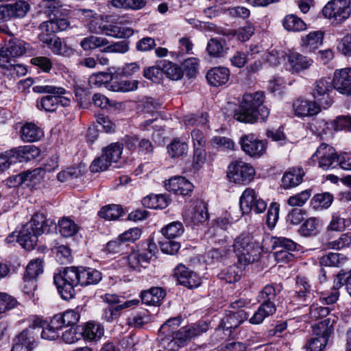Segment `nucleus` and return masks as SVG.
<instances>
[{
    "label": "nucleus",
    "mask_w": 351,
    "mask_h": 351,
    "mask_svg": "<svg viewBox=\"0 0 351 351\" xmlns=\"http://www.w3.org/2000/svg\"><path fill=\"white\" fill-rule=\"evenodd\" d=\"M142 204L149 208L163 209L168 206L169 199L165 195H150L143 199Z\"/></svg>",
    "instance_id": "obj_44"
},
{
    "label": "nucleus",
    "mask_w": 351,
    "mask_h": 351,
    "mask_svg": "<svg viewBox=\"0 0 351 351\" xmlns=\"http://www.w3.org/2000/svg\"><path fill=\"white\" fill-rule=\"evenodd\" d=\"M82 330L83 328L79 326L70 327L62 332V339L66 343H74L82 337Z\"/></svg>",
    "instance_id": "obj_61"
},
{
    "label": "nucleus",
    "mask_w": 351,
    "mask_h": 351,
    "mask_svg": "<svg viewBox=\"0 0 351 351\" xmlns=\"http://www.w3.org/2000/svg\"><path fill=\"white\" fill-rule=\"evenodd\" d=\"M1 67L3 70V74L10 80H15L16 78L25 75L27 73V69L25 65L11 63L9 59H4Z\"/></svg>",
    "instance_id": "obj_33"
},
{
    "label": "nucleus",
    "mask_w": 351,
    "mask_h": 351,
    "mask_svg": "<svg viewBox=\"0 0 351 351\" xmlns=\"http://www.w3.org/2000/svg\"><path fill=\"white\" fill-rule=\"evenodd\" d=\"M60 234L63 237H71L79 231L80 227L69 217H64L59 219L58 225Z\"/></svg>",
    "instance_id": "obj_39"
},
{
    "label": "nucleus",
    "mask_w": 351,
    "mask_h": 351,
    "mask_svg": "<svg viewBox=\"0 0 351 351\" xmlns=\"http://www.w3.org/2000/svg\"><path fill=\"white\" fill-rule=\"evenodd\" d=\"M163 72L168 78L172 80H179L184 75L183 69L171 62H167L163 65Z\"/></svg>",
    "instance_id": "obj_60"
},
{
    "label": "nucleus",
    "mask_w": 351,
    "mask_h": 351,
    "mask_svg": "<svg viewBox=\"0 0 351 351\" xmlns=\"http://www.w3.org/2000/svg\"><path fill=\"white\" fill-rule=\"evenodd\" d=\"M69 26V21L64 18H54L45 21L39 25L40 33L38 38L40 42L46 45L55 54L64 55L66 52L60 38L54 34L66 30Z\"/></svg>",
    "instance_id": "obj_2"
},
{
    "label": "nucleus",
    "mask_w": 351,
    "mask_h": 351,
    "mask_svg": "<svg viewBox=\"0 0 351 351\" xmlns=\"http://www.w3.org/2000/svg\"><path fill=\"white\" fill-rule=\"evenodd\" d=\"M138 87V82L135 80H113L110 85V90L114 92H129L134 90Z\"/></svg>",
    "instance_id": "obj_55"
},
{
    "label": "nucleus",
    "mask_w": 351,
    "mask_h": 351,
    "mask_svg": "<svg viewBox=\"0 0 351 351\" xmlns=\"http://www.w3.org/2000/svg\"><path fill=\"white\" fill-rule=\"evenodd\" d=\"M331 125L335 131L351 132V117L349 115L338 116L331 122Z\"/></svg>",
    "instance_id": "obj_63"
},
{
    "label": "nucleus",
    "mask_w": 351,
    "mask_h": 351,
    "mask_svg": "<svg viewBox=\"0 0 351 351\" xmlns=\"http://www.w3.org/2000/svg\"><path fill=\"white\" fill-rule=\"evenodd\" d=\"M184 231L183 224L180 221H173L162 228L161 232L167 239H173L180 237Z\"/></svg>",
    "instance_id": "obj_51"
},
{
    "label": "nucleus",
    "mask_w": 351,
    "mask_h": 351,
    "mask_svg": "<svg viewBox=\"0 0 351 351\" xmlns=\"http://www.w3.org/2000/svg\"><path fill=\"white\" fill-rule=\"evenodd\" d=\"M261 305L249 319L252 324H260L264 319L273 315L276 311V306L274 302H261Z\"/></svg>",
    "instance_id": "obj_32"
},
{
    "label": "nucleus",
    "mask_w": 351,
    "mask_h": 351,
    "mask_svg": "<svg viewBox=\"0 0 351 351\" xmlns=\"http://www.w3.org/2000/svg\"><path fill=\"white\" fill-rule=\"evenodd\" d=\"M345 285L347 292L351 295V274L341 271L334 280V287L337 289Z\"/></svg>",
    "instance_id": "obj_64"
},
{
    "label": "nucleus",
    "mask_w": 351,
    "mask_h": 351,
    "mask_svg": "<svg viewBox=\"0 0 351 351\" xmlns=\"http://www.w3.org/2000/svg\"><path fill=\"white\" fill-rule=\"evenodd\" d=\"M333 88L339 93L346 95H351V69L345 68L336 70L331 80Z\"/></svg>",
    "instance_id": "obj_18"
},
{
    "label": "nucleus",
    "mask_w": 351,
    "mask_h": 351,
    "mask_svg": "<svg viewBox=\"0 0 351 351\" xmlns=\"http://www.w3.org/2000/svg\"><path fill=\"white\" fill-rule=\"evenodd\" d=\"M280 291V285H267L259 291L257 300L259 302H274V301Z\"/></svg>",
    "instance_id": "obj_46"
},
{
    "label": "nucleus",
    "mask_w": 351,
    "mask_h": 351,
    "mask_svg": "<svg viewBox=\"0 0 351 351\" xmlns=\"http://www.w3.org/2000/svg\"><path fill=\"white\" fill-rule=\"evenodd\" d=\"M166 293L164 289L160 287H153L147 291L141 293L142 302L147 305L158 306L165 298Z\"/></svg>",
    "instance_id": "obj_35"
},
{
    "label": "nucleus",
    "mask_w": 351,
    "mask_h": 351,
    "mask_svg": "<svg viewBox=\"0 0 351 351\" xmlns=\"http://www.w3.org/2000/svg\"><path fill=\"white\" fill-rule=\"evenodd\" d=\"M313 297L311 286L307 279L304 277H298L294 295L295 301L300 303L310 302Z\"/></svg>",
    "instance_id": "obj_25"
},
{
    "label": "nucleus",
    "mask_w": 351,
    "mask_h": 351,
    "mask_svg": "<svg viewBox=\"0 0 351 351\" xmlns=\"http://www.w3.org/2000/svg\"><path fill=\"white\" fill-rule=\"evenodd\" d=\"M351 245V234L343 233L334 241L328 242L325 244L326 248L340 250L345 247H348Z\"/></svg>",
    "instance_id": "obj_56"
},
{
    "label": "nucleus",
    "mask_w": 351,
    "mask_h": 351,
    "mask_svg": "<svg viewBox=\"0 0 351 351\" xmlns=\"http://www.w3.org/2000/svg\"><path fill=\"white\" fill-rule=\"evenodd\" d=\"M229 78V69L223 66L213 68L206 74L208 83L213 86H219L226 84Z\"/></svg>",
    "instance_id": "obj_31"
},
{
    "label": "nucleus",
    "mask_w": 351,
    "mask_h": 351,
    "mask_svg": "<svg viewBox=\"0 0 351 351\" xmlns=\"http://www.w3.org/2000/svg\"><path fill=\"white\" fill-rule=\"evenodd\" d=\"M263 92L244 94L239 108L234 111V118L245 123H254L259 118L265 121L269 117V110L263 105Z\"/></svg>",
    "instance_id": "obj_1"
},
{
    "label": "nucleus",
    "mask_w": 351,
    "mask_h": 351,
    "mask_svg": "<svg viewBox=\"0 0 351 351\" xmlns=\"http://www.w3.org/2000/svg\"><path fill=\"white\" fill-rule=\"evenodd\" d=\"M247 317L248 314L243 309L226 312L221 319L217 328L221 330L228 337H234L235 330Z\"/></svg>",
    "instance_id": "obj_11"
},
{
    "label": "nucleus",
    "mask_w": 351,
    "mask_h": 351,
    "mask_svg": "<svg viewBox=\"0 0 351 351\" xmlns=\"http://www.w3.org/2000/svg\"><path fill=\"white\" fill-rule=\"evenodd\" d=\"M123 213V208L121 206L112 204L103 207L99 212V215L107 220H117Z\"/></svg>",
    "instance_id": "obj_50"
},
{
    "label": "nucleus",
    "mask_w": 351,
    "mask_h": 351,
    "mask_svg": "<svg viewBox=\"0 0 351 351\" xmlns=\"http://www.w3.org/2000/svg\"><path fill=\"white\" fill-rule=\"evenodd\" d=\"M346 257L339 253L330 252L327 255L322 256L320 258V264L326 267H340L344 263Z\"/></svg>",
    "instance_id": "obj_53"
},
{
    "label": "nucleus",
    "mask_w": 351,
    "mask_h": 351,
    "mask_svg": "<svg viewBox=\"0 0 351 351\" xmlns=\"http://www.w3.org/2000/svg\"><path fill=\"white\" fill-rule=\"evenodd\" d=\"M151 318L147 312L136 313L130 315L128 319V324L133 328H140L144 325L149 323Z\"/></svg>",
    "instance_id": "obj_58"
},
{
    "label": "nucleus",
    "mask_w": 351,
    "mask_h": 351,
    "mask_svg": "<svg viewBox=\"0 0 351 351\" xmlns=\"http://www.w3.org/2000/svg\"><path fill=\"white\" fill-rule=\"evenodd\" d=\"M330 308L329 307L322 306L318 304H313L310 307L308 316L312 320H317L326 316L329 317L330 315H334L333 314H330Z\"/></svg>",
    "instance_id": "obj_62"
},
{
    "label": "nucleus",
    "mask_w": 351,
    "mask_h": 351,
    "mask_svg": "<svg viewBox=\"0 0 351 351\" xmlns=\"http://www.w3.org/2000/svg\"><path fill=\"white\" fill-rule=\"evenodd\" d=\"M8 152L12 163L29 161L38 155V149L34 145L19 146Z\"/></svg>",
    "instance_id": "obj_20"
},
{
    "label": "nucleus",
    "mask_w": 351,
    "mask_h": 351,
    "mask_svg": "<svg viewBox=\"0 0 351 351\" xmlns=\"http://www.w3.org/2000/svg\"><path fill=\"white\" fill-rule=\"evenodd\" d=\"M317 226L318 221L317 219L311 217L302 224L298 232L304 237L314 236L318 232Z\"/></svg>",
    "instance_id": "obj_59"
},
{
    "label": "nucleus",
    "mask_w": 351,
    "mask_h": 351,
    "mask_svg": "<svg viewBox=\"0 0 351 351\" xmlns=\"http://www.w3.org/2000/svg\"><path fill=\"white\" fill-rule=\"evenodd\" d=\"M38 236L44 233H49L51 228H57L56 223L53 219H47L43 213H35L31 220L27 223Z\"/></svg>",
    "instance_id": "obj_19"
},
{
    "label": "nucleus",
    "mask_w": 351,
    "mask_h": 351,
    "mask_svg": "<svg viewBox=\"0 0 351 351\" xmlns=\"http://www.w3.org/2000/svg\"><path fill=\"white\" fill-rule=\"evenodd\" d=\"M20 132L22 140L26 142L38 141L43 136V130L32 123H26Z\"/></svg>",
    "instance_id": "obj_36"
},
{
    "label": "nucleus",
    "mask_w": 351,
    "mask_h": 351,
    "mask_svg": "<svg viewBox=\"0 0 351 351\" xmlns=\"http://www.w3.org/2000/svg\"><path fill=\"white\" fill-rule=\"evenodd\" d=\"M40 328L32 324L13 339L11 351H32L37 345Z\"/></svg>",
    "instance_id": "obj_7"
},
{
    "label": "nucleus",
    "mask_w": 351,
    "mask_h": 351,
    "mask_svg": "<svg viewBox=\"0 0 351 351\" xmlns=\"http://www.w3.org/2000/svg\"><path fill=\"white\" fill-rule=\"evenodd\" d=\"M139 303L138 300H130L125 301L123 304L110 306L104 311L103 317L108 322H112L120 316L121 311L136 306Z\"/></svg>",
    "instance_id": "obj_34"
},
{
    "label": "nucleus",
    "mask_w": 351,
    "mask_h": 351,
    "mask_svg": "<svg viewBox=\"0 0 351 351\" xmlns=\"http://www.w3.org/2000/svg\"><path fill=\"white\" fill-rule=\"evenodd\" d=\"M77 267H69L60 271L53 276L54 283L61 298L65 300L73 298L75 287L79 284Z\"/></svg>",
    "instance_id": "obj_5"
},
{
    "label": "nucleus",
    "mask_w": 351,
    "mask_h": 351,
    "mask_svg": "<svg viewBox=\"0 0 351 351\" xmlns=\"http://www.w3.org/2000/svg\"><path fill=\"white\" fill-rule=\"evenodd\" d=\"M304 171L301 167L289 169L282 178V187L287 189L298 186L302 182Z\"/></svg>",
    "instance_id": "obj_28"
},
{
    "label": "nucleus",
    "mask_w": 351,
    "mask_h": 351,
    "mask_svg": "<svg viewBox=\"0 0 351 351\" xmlns=\"http://www.w3.org/2000/svg\"><path fill=\"white\" fill-rule=\"evenodd\" d=\"M282 25L285 29L290 32H300L306 29L303 20L295 14L287 15L282 21Z\"/></svg>",
    "instance_id": "obj_45"
},
{
    "label": "nucleus",
    "mask_w": 351,
    "mask_h": 351,
    "mask_svg": "<svg viewBox=\"0 0 351 351\" xmlns=\"http://www.w3.org/2000/svg\"><path fill=\"white\" fill-rule=\"evenodd\" d=\"M350 0H331L322 9L325 18L337 24L343 22L351 14Z\"/></svg>",
    "instance_id": "obj_8"
},
{
    "label": "nucleus",
    "mask_w": 351,
    "mask_h": 351,
    "mask_svg": "<svg viewBox=\"0 0 351 351\" xmlns=\"http://www.w3.org/2000/svg\"><path fill=\"white\" fill-rule=\"evenodd\" d=\"M333 90L332 82L330 78H321L313 84L312 95L314 99L324 109L330 106L333 102L330 93Z\"/></svg>",
    "instance_id": "obj_14"
},
{
    "label": "nucleus",
    "mask_w": 351,
    "mask_h": 351,
    "mask_svg": "<svg viewBox=\"0 0 351 351\" xmlns=\"http://www.w3.org/2000/svg\"><path fill=\"white\" fill-rule=\"evenodd\" d=\"M38 236L27 223L17 233V242L27 250H33L38 242Z\"/></svg>",
    "instance_id": "obj_29"
},
{
    "label": "nucleus",
    "mask_w": 351,
    "mask_h": 351,
    "mask_svg": "<svg viewBox=\"0 0 351 351\" xmlns=\"http://www.w3.org/2000/svg\"><path fill=\"white\" fill-rule=\"evenodd\" d=\"M150 261V255L139 252H133L128 256V265L134 270L145 268Z\"/></svg>",
    "instance_id": "obj_43"
},
{
    "label": "nucleus",
    "mask_w": 351,
    "mask_h": 351,
    "mask_svg": "<svg viewBox=\"0 0 351 351\" xmlns=\"http://www.w3.org/2000/svg\"><path fill=\"white\" fill-rule=\"evenodd\" d=\"M239 144L245 154L250 157L259 158L266 150L263 141L258 139L253 134L243 135L240 138Z\"/></svg>",
    "instance_id": "obj_15"
},
{
    "label": "nucleus",
    "mask_w": 351,
    "mask_h": 351,
    "mask_svg": "<svg viewBox=\"0 0 351 351\" xmlns=\"http://www.w3.org/2000/svg\"><path fill=\"white\" fill-rule=\"evenodd\" d=\"M347 223L348 220L341 217L339 213H334L326 228L327 232L330 231L343 232L348 226Z\"/></svg>",
    "instance_id": "obj_54"
},
{
    "label": "nucleus",
    "mask_w": 351,
    "mask_h": 351,
    "mask_svg": "<svg viewBox=\"0 0 351 351\" xmlns=\"http://www.w3.org/2000/svg\"><path fill=\"white\" fill-rule=\"evenodd\" d=\"M56 167H58V164L57 162L55 161L53 168H49L47 165H46L45 169L39 167L32 170L29 169L24 171L19 174L10 178L9 181L13 183L14 186L24 185L25 186L31 187L40 183L43 178L45 171H50L51 169H54Z\"/></svg>",
    "instance_id": "obj_12"
},
{
    "label": "nucleus",
    "mask_w": 351,
    "mask_h": 351,
    "mask_svg": "<svg viewBox=\"0 0 351 351\" xmlns=\"http://www.w3.org/2000/svg\"><path fill=\"white\" fill-rule=\"evenodd\" d=\"M29 48V45L23 40L12 38L3 47L2 51L5 60L8 59L9 56L19 57L23 55Z\"/></svg>",
    "instance_id": "obj_26"
},
{
    "label": "nucleus",
    "mask_w": 351,
    "mask_h": 351,
    "mask_svg": "<svg viewBox=\"0 0 351 351\" xmlns=\"http://www.w3.org/2000/svg\"><path fill=\"white\" fill-rule=\"evenodd\" d=\"M333 196L328 192L317 193L311 199V205L315 210H322L330 206Z\"/></svg>",
    "instance_id": "obj_48"
},
{
    "label": "nucleus",
    "mask_w": 351,
    "mask_h": 351,
    "mask_svg": "<svg viewBox=\"0 0 351 351\" xmlns=\"http://www.w3.org/2000/svg\"><path fill=\"white\" fill-rule=\"evenodd\" d=\"M311 160L314 163L317 164L319 168L325 171L334 169L339 164V155L335 149L324 143L317 148L316 152L311 156Z\"/></svg>",
    "instance_id": "obj_10"
},
{
    "label": "nucleus",
    "mask_w": 351,
    "mask_h": 351,
    "mask_svg": "<svg viewBox=\"0 0 351 351\" xmlns=\"http://www.w3.org/2000/svg\"><path fill=\"white\" fill-rule=\"evenodd\" d=\"M167 153L171 158H179L186 155L188 144L178 138H174L167 147Z\"/></svg>",
    "instance_id": "obj_40"
},
{
    "label": "nucleus",
    "mask_w": 351,
    "mask_h": 351,
    "mask_svg": "<svg viewBox=\"0 0 351 351\" xmlns=\"http://www.w3.org/2000/svg\"><path fill=\"white\" fill-rule=\"evenodd\" d=\"M181 322L182 318L180 316L167 319L158 330V341L166 338V337H171V335L173 334V332L177 330Z\"/></svg>",
    "instance_id": "obj_42"
},
{
    "label": "nucleus",
    "mask_w": 351,
    "mask_h": 351,
    "mask_svg": "<svg viewBox=\"0 0 351 351\" xmlns=\"http://www.w3.org/2000/svg\"><path fill=\"white\" fill-rule=\"evenodd\" d=\"M173 276L180 285L189 289L197 288L201 284L199 276L182 264L174 269Z\"/></svg>",
    "instance_id": "obj_17"
},
{
    "label": "nucleus",
    "mask_w": 351,
    "mask_h": 351,
    "mask_svg": "<svg viewBox=\"0 0 351 351\" xmlns=\"http://www.w3.org/2000/svg\"><path fill=\"white\" fill-rule=\"evenodd\" d=\"M77 274L79 278V284L82 286L96 285L102 278L100 271L90 267H77Z\"/></svg>",
    "instance_id": "obj_27"
},
{
    "label": "nucleus",
    "mask_w": 351,
    "mask_h": 351,
    "mask_svg": "<svg viewBox=\"0 0 351 351\" xmlns=\"http://www.w3.org/2000/svg\"><path fill=\"white\" fill-rule=\"evenodd\" d=\"M100 29L101 34L117 38H127L134 34L132 28L113 23L104 25L100 27Z\"/></svg>",
    "instance_id": "obj_30"
},
{
    "label": "nucleus",
    "mask_w": 351,
    "mask_h": 351,
    "mask_svg": "<svg viewBox=\"0 0 351 351\" xmlns=\"http://www.w3.org/2000/svg\"><path fill=\"white\" fill-rule=\"evenodd\" d=\"M232 247L239 261L245 265L254 262L256 254L259 253L258 243L247 232H243L237 237Z\"/></svg>",
    "instance_id": "obj_6"
},
{
    "label": "nucleus",
    "mask_w": 351,
    "mask_h": 351,
    "mask_svg": "<svg viewBox=\"0 0 351 351\" xmlns=\"http://www.w3.org/2000/svg\"><path fill=\"white\" fill-rule=\"evenodd\" d=\"M296 246V243L289 239L285 237L273 238L272 248L275 251H294Z\"/></svg>",
    "instance_id": "obj_57"
},
{
    "label": "nucleus",
    "mask_w": 351,
    "mask_h": 351,
    "mask_svg": "<svg viewBox=\"0 0 351 351\" xmlns=\"http://www.w3.org/2000/svg\"><path fill=\"white\" fill-rule=\"evenodd\" d=\"M227 176L234 183L248 184L254 178L255 169L250 164L237 160L229 165Z\"/></svg>",
    "instance_id": "obj_9"
},
{
    "label": "nucleus",
    "mask_w": 351,
    "mask_h": 351,
    "mask_svg": "<svg viewBox=\"0 0 351 351\" xmlns=\"http://www.w3.org/2000/svg\"><path fill=\"white\" fill-rule=\"evenodd\" d=\"M293 107L296 116L307 117L318 114L322 106L314 101L297 99L293 103Z\"/></svg>",
    "instance_id": "obj_23"
},
{
    "label": "nucleus",
    "mask_w": 351,
    "mask_h": 351,
    "mask_svg": "<svg viewBox=\"0 0 351 351\" xmlns=\"http://www.w3.org/2000/svg\"><path fill=\"white\" fill-rule=\"evenodd\" d=\"M288 64L292 73H300L308 69L313 60L298 52H291L288 55Z\"/></svg>",
    "instance_id": "obj_22"
},
{
    "label": "nucleus",
    "mask_w": 351,
    "mask_h": 351,
    "mask_svg": "<svg viewBox=\"0 0 351 351\" xmlns=\"http://www.w3.org/2000/svg\"><path fill=\"white\" fill-rule=\"evenodd\" d=\"M337 317L335 315H330L329 317L319 322L313 328L317 337L309 338L303 348L305 351H323L325 348L328 337L334 329V325L337 323Z\"/></svg>",
    "instance_id": "obj_4"
},
{
    "label": "nucleus",
    "mask_w": 351,
    "mask_h": 351,
    "mask_svg": "<svg viewBox=\"0 0 351 351\" xmlns=\"http://www.w3.org/2000/svg\"><path fill=\"white\" fill-rule=\"evenodd\" d=\"M104 328L98 323L88 322L82 330V337L91 341H97L104 335Z\"/></svg>",
    "instance_id": "obj_47"
},
{
    "label": "nucleus",
    "mask_w": 351,
    "mask_h": 351,
    "mask_svg": "<svg viewBox=\"0 0 351 351\" xmlns=\"http://www.w3.org/2000/svg\"><path fill=\"white\" fill-rule=\"evenodd\" d=\"M54 317V324H58L62 328L64 326L73 327L80 319V314L74 310H67L62 313H58L53 316Z\"/></svg>",
    "instance_id": "obj_37"
},
{
    "label": "nucleus",
    "mask_w": 351,
    "mask_h": 351,
    "mask_svg": "<svg viewBox=\"0 0 351 351\" xmlns=\"http://www.w3.org/2000/svg\"><path fill=\"white\" fill-rule=\"evenodd\" d=\"M324 34L321 31L311 32L302 38V46L306 51H313L322 44Z\"/></svg>",
    "instance_id": "obj_38"
},
{
    "label": "nucleus",
    "mask_w": 351,
    "mask_h": 351,
    "mask_svg": "<svg viewBox=\"0 0 351 351\" xmlns=\"http://www.w3.org/2000/svg\"><path fill=\"white\" fill-rule=\"evenodd\" d=\"M54 321L53 317L49 323L43 322L40 318H36L32 324H36V326L40 328L39 334L43 339L52 341L59 337V331L62 329L58 324H54Z\"/></svg>",
    "instance_id": "obj_24"
},
{
    "label": "nucleus",
    "mask_w": 351,
    "mask_h": 351,
    "mask_svg": "<svg viewBox=\"0 0 351 351\" xmlns=\"http://www.w3.org/2000/svg\"><path fill=\"white\" fill-rule=\"evenodd\" d=\"M208 326L205 322H200L197 324L188 325L180 328L171 335V337L160 340L161 346L169 350H178L186 346L191 340L196 337L205 332Z\"/></svg>",
    "instance_id": "obj_3"
},
{
    "label": "nucleus",
    "mask_w": 351,
    "mask_h": 351,
    "mask_svg": "<svg viewBox=\"0 0 351 351\" xmlns=\"http://www.w3.org/2000/svg\"><path fill=\"white\" fill-rule=\"evenodd\" d=\"M226 42L222 38H212L207 43L206 51L210 56L219 58L226 53Z\"/></svg>",
    "instance_id": "obj_41"
},
{
    "label": "nucleus",
    "mask_w": 351,
    "mask_h": 351,
    "mask_svg": "<svg viewBox=\"0 0 351 351\" xmlns=\"http://www.w3.org/2000/svg\"><path fill=\"white\" fill-rule=\"evenodd\" d=\"M239 204L243 213H247L252 210L256 213H262L267 208L265 201L258 197L255 190L251 188H247L243 192Z\"/></svg>",
    "instance_id": "obj_13"
},
{
    "label": "nucleus",
    "mask_w": 351,
    "mask_h": 351,
    "mask_svg": "<svg viewBox=\"0 0 351 351\" xmlns=\"http://www.w3.org/2000/svg\"><path fill=\"white\" fill-rule=\"evenodd\" d=\"M165 188L176 195H187L192 192L193 186L185 178L176 176L170 178L165 183Z\"/></svg>",
    "instance_id": "obj_21"
},
{
    "label": "nucleus",
    "mask_w": 351,
    "mask_h": 351,
    "mask_svg": "<svg viewBox=\"0 0 351 351\" xmlns=\"http://www.w3.org/2000/svg\"><path fill=\"white\" fill-rule=\"evenodd\" d=\"M43 272V261L40 258L32 260L26 267L24 279L35 280Z\"/></svg>",
    "instance_id": "obj_49"
},
{
    "label": "nucleus",
    "mask_w": 351,
    "mask_h": 351,
    "mask_svg": "<svg viewBox=\"0 0 351 351\" xmlns=\"http://www.w3.org/2000/svg\"><path fill=\"white\" fill-rule=\"evenodd\" d=\"M123 146L118 143H111L102 149V153L110 164L117 162L121 158Z\"/></svg>",
    "instance_id": "obj_52"
},
{
    "label": "nucleus",
    "mask_w": 351,
    "mask_h": 351,
    "mask_svg": "<svg viewBox=\"0 0 351 351\" xmlns=\"http://www.w3.org/2000/svg\"><path fill=\"white\" fill-rule=\"evenodd\" d=\"M30 8L29 4L23 0L14 3L0 5V17L1 20L8 21L12 18L24 17Z\"/></svg>",
    "instance_id": "obj_16"
}]
</instances>
